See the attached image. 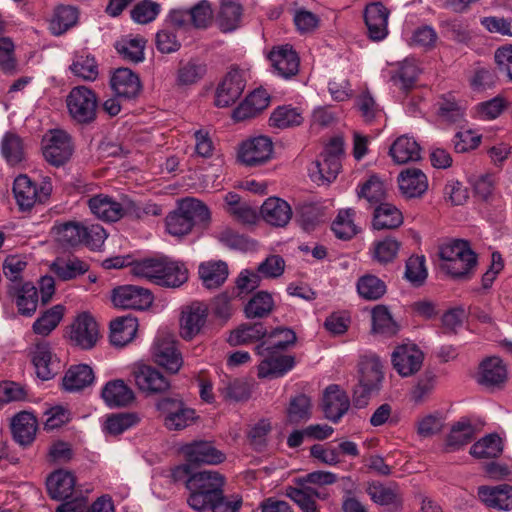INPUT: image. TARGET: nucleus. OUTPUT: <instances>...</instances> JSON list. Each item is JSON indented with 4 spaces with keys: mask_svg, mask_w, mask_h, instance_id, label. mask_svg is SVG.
Segmentation results:
<instances>
[{
    "mask_svg": "<svg viewBox=\"0 0 512 512\" xmlns=\"http://www.w3.org/2000/svg\"><path fill=\"white\" fill-rule=\"evenodd\" d=\"M389 154L394 162L405 164L419 160L421 158V148L413 138L403 135L398 137L391 145Z\"/></svg>",
    "mask_w": 512,
    "mask_h": 512,
    "instance_id": "nucleus-41",
    "label": "nucleus"
},
{
    "mask_svg": "<svg viewBox=\"0 0 512 512\" xmlns=\"http://www.w3.org/2000/svg\"><path fill=\"white\" fill-rule=\"evenodd\" d=\"M66 103L70 116L77 123L89 124L96 119L98 99L96 94L86 86L72 88Z\"/></svg>",
    "mask_w": 512,
    "mask_h": 512,
    "instance_id": "nucleus-7",
    "label": "nucleus"
},
{
    "mask_svg": "<svg viewBox=\"0 0 512 512\" xmlns=\"http://www.w3.org/2000/svg\"><path fill=\"white\" fill-rule=\"evenodd\" d=\"M273 143L266 136H259L243 142L238 151V160L247 167L265 164L271 159Z\"/></svg>",
    "mask_w": 512,
    "mask_h": 512,
    "instance_id": "nucleus-13",
    "label": "nucleus"
},
{
    "mask_svg": "<svg viewBox=\"0 0 512 512\" xmlns=\"http://www.w3.org/2000/svg\"><path fill=\"white\" fill-rule=\"evenodd\" d=\"M366 491L373 502L386 506L391 511L398 510L402 506L401 494L397 487L386 486L379 482H373L368 485Z\"/></svg>",
    "mask_w": 512,
    "mask_h": 512,
    "instance_id": "nucleus-38",
    "label": "nucleus"
},
{
    "mask_svg": "<svg viewBox=\"0 0 512 512\" xmlns=\"http://www.w3.org/2000/svg\"><path fill=\"white\" fill-rule=\"evenodd\" d=\"M507 377V370L502 360L498 357H490L480 365L478 382L486 387H498Z\"/></svg>",
    "mask_w": 512,
    "mask_h": 512,
    "instance_id": "nucleus-36",
    "label": "nucleus"
},
{
    "mask_svg": "<svg viewBox=\"0 0 512 512\" xmlns=\"http://www.w3.org/2000/svg\"><path fill=\"white\" fill-rule=\"evenodd\" d=\"M153 296L148 289L136 286H120L113 290L112 302L123 309L143 310L152 304Z\"/></svg>",
    "mask_w": 512,
    "mask_h": 512,
    "instance_id": "nucleus-16",
    "label": "nucleus"
},
{
    "mask_svg": "<svg viewBox=\"0 0 512 512\" xmlns=\"http://www.w3.org/2000/svg\"><path fill=\"white\" fill-rule=\"evenodd\" d=\"M132 376L138 389L148 395L162 394L170 389V381L158 369L150 365H137Z\"/></svg>",
    "mask_w": 512,
    "mask_h": 512,
    "instance_id": "nucleus-14",
    "label": "nucleus"
},
{
    "mask_svg": "<svg viewBox=\"0 0 512 512\" xmlns=\"http://www.w3.org/2000/svg\"><path fill=\"white\" fill-rule=\"evenodd\" d=\"M211 219L208 207L195 198H185L179 201L177 208L166 217V229L175 237H183L194 228L205 229Z\"/></svg>",
    "mask_w": 512,
    "mask_h": 512,
    "instance_id": "nucleus-1",
    "label": "nucleus"
},
{
    "mask_svg": "<svg viewBox=\"0 0 512 512\" xmlns=\"http://www.w3.org/2000/svg\"><path fill=\"white\" fill-rule=\"evenodd\" d=\"M242 16V7L234 1H223L220 6L218 21L225 32L236 29Z\"/></svg>",
    "mask_w": 512,
    "mask_h": 512,
    "instance_id": "nucleus-58",
    "label": "nucleus"
},
{
    "mask_svg": "<svg viewBox=\"0 0 512 512\" xmlns=\"http://www.w3.org/2000/svg\"><path fill=\"white\" fill-rule=\"evenodd\" d=\"M245 84L244 73L241 70H230L217 88L215 105L224 108L234 104L242 95Z\"/></svg>",
    "mask_w": 512,
    "mask_h": 512,
    "instance_id": "nucleus-19",
    "label": "nucleus"
},
{
    "mask_svg": "<svg viewBox=\"0 0 512 512\" xmlns=\"http://www.w3.org/2000/svg\"><path fill=\"white\" fill-rule=\"evenodd\" d=\"M267 334V329L260 322L242 324L231 332L228 342L233 346L248 344L264 338Z\"/></svg>",
    "mask_w": 512,
    "mask_h": 512,
    "instance_id": "nucleus-47",
    "label": "nucleus"
},
{
    "mask_svg": "<svg viewBox=\"0 0 512 512\" xmlns=\"http://www.w3.org/2000/svg\"><path fill=\"white\" fill-rule=\"evenodd\" d=\"M206 74V65L196 59L180 61L176 73L178 86H191L199 82Z\"/></svg>",
    "mask_w": 512,
    "mask_h": 512,
    "instance_id": "nucleus-46",
    "label": "nucleus"
},
{
    "mask_svg": "<svg viewBox=\"0 0 512 512\" xmlns=\"http://www.w3.org/2000/svg\"><path fill=\"white\" fill-rule=\"evenodd\" d=\"M199 276L206 288H218L227 279L229 271L226 262L207 261L199 266Z\"/></svg>",
    "mask_w": 512,
    "mask_h": 512,
    "instance_id": "nucleus-42",
    "label": "nucleus"
},
{
    "mask_svg": "<svg viewBox=\"0 0 512 512\" xmlns=\"http://www.w3.org/2000/svg\"><path fill=\"white\" fill-rule=\"evenodd\" d=\"M311 417V402L309 397L299 394L290 400L287 409L288 421L292 424H299Z\"/></svg>",
    "mask_w": 512,
    "mask_h": 512,
    "instance_id": "nucleus-61",
    "label": "nucleus"
},
{
    "mask_svg": "<svg viewBox=\"0 0 512 512\" xmlns=\"http://www.w3.org/2000/svg\"><path fill=\"white\" fill-rule=\"evenodd\" d=\"M418 69L412 62L404 61L391 72L390 80L402 90H409L416 82Z\"/></svg>",
    "mask_w": 512,
    "mask_h": 512,
    "instance_id": "nucleus-63",
    "label": "nucleus"
},
{
    "mask_svg": "<svg viewBox=\"0 0 512 512\" xmlns=\"http://www.w3.org/2000/svg\"><path fill=\"white\" fill-rule=\"evenodd\" d=\"M359 199H365L369 205L377 206L386 198V187L377 176H371L357 191Z\"/></svg>",
    "mask_w": 512,
    "mask_h": 512,
    "instance_id": "nucleus-54",
    "label": "nucleus"
},
{
    "mask_svg": "<svg viewBox=\"0 0 512 512\" xmlns=\"http://www.w3.org/2000/svg\"><path fill=\"white\" fill-rule=\"evenodd\" d=\"M423 360V352L414 344L398 346L391 356L394 369L402 377H410L418 372Z\"/></svg>",
    "mask_w": 512,
    "mask_h": 512,
    "instance_id": "nucleus-17",
    "label": "nucleus"
},
{
    "mask_svg": "<svg viewBox=\"0 0 512 512\" xmlns=\"http://www.w3.org/2000/svg\"><path fill=\"white\" fill-rule=\"evenodd\" d=\"M50 191V187L46 186L38 190L27 175H19L13 184L14 196L21 210H30L36 202L45 201L50 195Z\"/></svg>",
    "mask_w": 512,
    "mask_h": 512,
    "instance_id": "nucleus-18",
    "label": "nucleus"
},
{
    "mask_svg": "<svg viewBox=\"0 0 512 512\" xmlns=\"http://www.w3.org/2000/svg\"><path fill=\"white\" fill-rule=\"evenodd\" d=\"M1 154L10 166H16L25 160V146L22 138L13 132L4 134L1 140Z\"/></svg>",
    "mask_w": 512,
    "mask_h": 512,
    "instance_id": "nucleus-43",
    "label": "nucleus"
},
{
    "mask_svg": "<svg viewBox=\"0 0 512 512\" xmlns=\"http://www.w3.org/2000/svg\"><path fill=\"white\" fill-rule=\"evenodd\" d=\"M6 295L15 303L21 316L31 317L35 314L39 296L38 290L32 282L26 281L17 286L16 284H7Z\"/></svg>",
    "mask_w": 512,
    "mask_h": 512,
    "instance_id": "nucleus-15",
    "label": "nucleus"
},
{
    "mask_svg": "<svg viewBox=\"0 0 512 512\" xmlns=\"http://www.w3.org/2000/svg\"><path fill=\"white\" fill-rule=\"evenodd\" d=\"M151 357L170 374H177L184 363L177 348V341L174 335L169 333H160L156 336L151 346Z\"/></svg>",
    "mask_w": 512,
    "mask_h": 512,
    "instance_id": "nucleus-8",
    "label": "nucleus"
},
{
    "mask_svg": "<svg viewBox=\"0 0 512 512\" xmlns=\"http://www.w3.org/2000/svg\"><path fill=\"white\" fill-rule=\"evenodd\" d=\"M264 359L258 365L259 378H275L283 376L287 371L293 368L294 357L283 355L277 351L267 350L265 353H258Z\"/></svg>",
    "mask_w": 512,
    "mask_h": 512,
    "instance_id": "nucleus-23",
    "label": "nucleus"
},
{
    "mask_svg": "<svg viewBox=\"0 0 512 512\" xmlns=\"http://www.w3.org/2000/svg\"><path fill=\"white\" fill-rule=\"evenodd\" d=\"M84 224L78 221H56L51 235L57 245L65 250L76 248L83 243Z\"/></svg>",
    "mask_w": 512,
    "mask_h": 512,
    "instance_id": "nucleus-24",
    "label": "nucleus"
},
{
    "mask_svg": "<svg viewBox=\"0 0 512 512\" xmlns=\"http://www.w3.org/2000/svg\"><path fill=\"white\" fill-rule=\"evenodd\" d=\"M502 440L496 434H490L470 448V454L476 458H496L502 453Z\"/></svg>",
    "mask_w": 512,
    "mask_h": 512,
    "instance_id": "nucleus-56",
    "label": "nucleus"
},
{
    "mask_svg": "<svg viewBox=\"0 0 512 512\" xmlns=\"http://www.w3.org/2000/svg\"><path fill=\"white\" fill-rule=\"evenodd\" d=\"M440 269L456 280H468L477 266V255L466 240L455 239L439 248Z\"/></svg>",
    "mask_w": 512,
    "mask_h": 512,
    "instance_id": "nucleus-2",
    "label": "nucleus"
},
{
    "mask_svg": "<svg viewBox=\"0 0 512 512\" xmlns=\"http://www.w3.org/2000/svg\"><path fill=\"white\" fill-rule=\"evenodd\" d=\"M162 256L146 258L134 261L131 264V273L139 278H143L156 284V277L160 273Z\"/></svg>",
    "mask_w": 512,
    "mask_h": 512,
    "instance_id": "nucleus-62",
    "label": "nucleus"
},
{
    "mask_svg": "<svg viewBox=\"0 0 512 512\" xmlns=\"http://www.w3.org/2000/svg\"><path fill=\"white\" fill-rule=\"evenodd\" d=\"M267 336V339L256 347L257 353H265L267 350L282 353L293 346L297 340L292 329L283 327L274 329Z\"/></svg>",
    "mask_w": 512,
    "mask_h": 512,
    "instance_id": "nucleus-39",
    "label": "nucleus"
},
{
    "mask_svg": "<svg viewBox=\"0 0 512 512\" xmlns=\"http://www.w3.org/2000/svg\"><path fill=\"white\" fill-rule=\"evenodd\" d=\"M181 450L188 464L177 467L173 471L172 476L175 481L182 480V475L190 474L191 464L217 465L225 460V454L218 450L210 441H193L184 445Z\"/></svg>",
    "mask_w": 512,
    "mask_h": 512,
    "instance_id": "nucleus-6",
    "label": "nucleus"
},
{
    "mask_svg": "<svg viewBox=\"0 0 512 512\" xmlns=\"http://www.w3.org/2000/svg\"><path fill=\"white\" fill-rule=\"evenodd\" d=\"M156 408L164 416V425L169 430H182L196 420L195 410L187 407L179 398H162Z\"/></svg>",
    "mask_w": 512,
    "mask_h": 512,
    "instance_id": "nucleus-10",
    "label": "nucleus"
},
{
    "mask_svg": "<svg viewBox=\"0 0 512 512\" xmlns=\"http://www.w3.org/2000/svg\"><path fill=\"white\" fill-rule=\"evenodd\" d=\"M208 317V307L202 302H193L182 310L180 318L181 336L191 340L200 333Z\"/></svg>",
    "mask_w": 512,
    "mask_h": 512,
    "instance_id": "nucleus-20",
    "label": "nucleus"
},
{
    "mask_svg": "<svg viewBox=\"0 0 512 512\" xmlns=\"http://www.w3.org/2000/svg\"><path fill=\"white\" fill-rule=\"evenodd\" d=\"M11 428L14 439L21 445H28L35 438L37 420L32 413L20 412L13 418Z\"/></svg>",
    "mask_w": 512,
    "mask_h": 512,
    "instance_id": "nucleus-40",
    "label": "nucleus"
},
{
    "mask_svg": "<svg viewBox=\"0 0 512 512\" xmlns=\"http://www.w3.org/2000/svg\"><path fill=\"white\" fill-rule=\"evenodd\" d=\"M64 316V307L62 305H55L46 310L36 321L33 323V332L37 335L48 336L61 322Z\"/></svg>",
    "mask_w": 512,
    "mask_h": 512,
    "instance_id": "nucleus-52",
    "label": "nucleus"
},
{
    "mask_svg": "<svg viewBox=\"0 0 512 512\" xmlns=\"http://www.w3.org/2000/svg\"><path fill=\"white\" fill-rule=\"evenodd\" d=\"M262 218L270 225L284 227L290 221L292 210L289 204L276 197L268 198L261 206Z\"/></svg>",
    "mask_w": 512,
    "mask_h": 512,
    "instance_id": "nucleus-32",
    "label": "nucleus"
},
{
    "mask_svg": "<svg viewBox=\"0 0 512 512\" xmlns=\"http://www.w3.org/2000/svg\"><path fill=\"white\" fill-rule=\"evenodd\" d=\"M88 206L95 216L108 222L118 221L135 208L134 202L129 199H123L122 202H117L103 194L90 198L88 200Z\"/></svg>",
    "mask_w": 512,
    "mask_h": 512,
    "instance_id": "nucleus-12",
    "label": "nucleus"
},
{
    "mask_svg": "<svg viewBox=\"0 0 512 512\" xmlns=\"http://www.w3.org/2000/svg\"><path fill=\"white\" fill-rule=\"evenodd\" d=\"M475 429L469 421H459L451 428L446 438V446L450 451H456L474 439Z\"/></svg>",
    "mask_w": 512,
    "mask_h": 512,
    "instance_id": "nucleus-51",
    "label": "nucleus"
},
{
    "mask_svg": "<svg viewBox=\"0 0 512 512\" xmlns=\"http://www.w3.org/2000/svg\"><path fill=\"white\" fill-rule=\"evenodd\" d=\"M349 406L348 395L338 385H330L326 388L322 408L327 419L337 422L348 411Z\"/></svg>",
    "mask_w": 512,
    "mask_h": 512,
    "instance_id": "nucleus-26",
    "label": "nucleus"
},
{
    "mask_svg": "<svg viewBox=\"0 0 512 512\" xmlns=\"http://www.w3.org/2000/svg\"><path fill=\"white\" fill-rule=\"evenodd\" d=\"M302 122V113L297 108L285 105L277 107L269 118V125L278 129L299 126Z\"/></svg>",
    "mask_w": 512,
    "mask_h": 512,
    "instance_id": "nucleus-50",
    "label": "nucleus"
},
{
    "mask_svg": "<svg viewBox=\"0 0 512 512\" xmlns=\"http://www.w3.org/2000/svg\"><path fill=\"white\" fill-rule=\"evenodd\" d=\"M363 16L369 38L383 40L388 34V9L381 2H373L366 5Z\"/></svg>",
    "mask_w": 512,
    "mask_h": 512,
    "instance_id": "nucleus-21",
    "label": "nucleus"
},
{
    "mask_svg": "<svg viewBox=\"0 0 512 512\" xmlns=\"http://www.w3.org/2000/svg\"><path fill=\"white\" fill-rule=\"evenodd\" d=\"M42 144L46 161L57 167L65 164L73 152L71 138L63 130L50 131L43 137Z\"/></svg>",
    "mask_w": 512,
    "mask_h": 512,
    "instance_id": "nucleus-11",
    "label": "nucleus"
},
{
    "mask_svg": "<svg viewBox=\"0 0 512 512\" xmlns=\"http://www.w3.org/2000/svg\"><path fill=\"white\" fill-rule=\"evenodd\" d=\"M110 83L117 97L124 99L136 98L142 89L139 76L129 68L116 69Z\"/></svg>",
    "mask_w": 512,
    "mask_h": 512,
    "instance_id": "nucleus-25",
    "label": "nucleus"
},
{
    "mask_svg": "<svg viewBox=\"0 0 512 512\" xmlns=\"http://www.w3.org/2000/svg\"><path fill=\"white\" fill-rule=\"evenodd\" d=\"M93 380L92 368L86 364H79L68 369L63 378V387L67 391H78L89 386Z\"/></svg>",
    "mask_w": 512,
    "mask_h": 512,
    "instance_id": "nucleus-45",
    "label": "nucleus"
},
{
    "mask_svg": "<svg viewBox=\"0 0 512 512\" xmlns=\"http://www.w3.org/2000/svg\"><path fill=\"white\" fill-rule=\"evenodd\" d=\"M398 184L401 193L406 198H420L428 190V178L418 168H407L398 175Z\"/></svg>",
    "mask_w": 512,
    "mask_h": 512,
    "instance_id": "nucleus-27",
    "label": "nucleus"
},
{
    "mask_svg": "<svg viewBox=\"0 0 512 512\" xmlns=\"http://www.w3.org/2000/svg\"><path fill=\"white\" fill-rule=\"evenodd\" d=\"M402 222V213L394 205L383 202L376 206L372 222L374 229H394Z\"/></svg>",
    "mask_w": 512,
    "mask_h": 512,
    "instance_id": "nucleus-44",
    "label": "nucleus"
},
{
    "mask_svg": "<svg viewBox=\"0 0 512 512\" xmlns=\"http://www.w3.org/2000/svg\"><path fill=\"white\" fill-rule=\"evenodd\" d=\"M146 41L141 37L122 38L115 43V49L126 61L139 63L144 60Z\"/></svg>",
    "mask_w": 512,
    "mask_h": 512,
    "instance_id": "nucleus-55",
    "label": "nucleus"
},
{
    "mask_svg": "<svg viewBox=\"0 0 512 512\" xmlns=\"http://www.w3.org/2000/svg\"><path fill=\"white\" fill-rule=\"evenodd\" d=\"M88 269L89 265L78 258L68 259L67 261L57 259L52 264L53 272L63 281L74 279L86 273Z\"/></svg>",
    "mask_w": 512,
    "mask_h": 512,
    "instance_id": "nucleus-57",
    "label": "nucleus"
},
{
    "mask_svg": "<svg viewBox=\"0 0 512 512\" xmlns=\"http://www.w3.org/2000/svg\"><path fill=\"white\" fill-rule=\"evenodd\" d=\"M340 170V159L321 153L320 159L316 160L314 167L310 169V177L318 185L328 184L336 179Z\"/></svg>",
    "mask_w": 512,
    "mask_h": 512,
    "instance_id": "nucleus-37",
    "label": "nucleus"
},
{
    "mask_svg": "<svg viewBox=\"0 0 512 512\" xmlns=\"http://www.w3.org/2000/svg\"><path fill=\"white\" fill-rule=\"evenodd\" d=\"M64 336L74 346L92 349L99 339L98 324L89 313L82 312L66 327Z\"/></svg>",
    "mask_w": 512,
    "mask_h": 512,
    "instance_id": "nucleus-9",
    "label": "nucleus"
},
{
    "mask_svg": "<svg viewBox=\"0 0 512 512\" xmlns=\"http://www.w3.org/2000/svg\"><path fill=\"white\" fill-rule=\"evenodd\" d=\"M285 495L295 502L302 512H319L316 499L326 500L328 493L312 486H288Z\"/></svg>",
    "mask_w": 512,
    "mask_h": 512,
    "instance_id": "nucleus-29",
    "label": "nucleus"
},
{
    "mask_svg": "<svg viewBox=\"0 0 512 512\" xmlns=\"http://www.w3.org/2000/svg\"><path fill=\"white\" fill-rule=\"evenodd\" d=\"M357 290L367 300H378L386 292L385 283L374 275H364L357 282Z\"/></svg>",
    "mask_w": 512,
    "mask_h": 512,
    "instance_id": "nucleus-60",
    "label": "nucleus"
},
{
    "mask_svg": "<svg viewBox=\"0 0 512 512\" xmlns=\"http://www.w3.org/2000/svg\"><path fill=\"white\" fill-rule=\"evenodd\" d=\"M186 475H182V479ZM186 488L190 491L188 505L196 511L207 510L208 504L220 499V493L225 485V477L217 471L203 470L187 475Z\"/></svg>",
    "mask_w": 512,
    "mask_h": 512,
    "instance_id": "nucleus-3",
    "label": "nucleus"
},
{
    "mask_svg": "<svg viewBox=\"0 0 512 512\" xmlns=\"http://www.w3.org/2000/svg\"><path fill=\"white\" fill-rule=\"evenodd\" d=\"M155 46L160 53L171 54L181 48V42L177 32L163 24V28L156 33Z\"/></svg>",
    "mask_w": 512,
    "mask_h": 512,
    "instance_id": "nucleus-64",
    "label": "nucleus"
},
{
    "mask_svg": "<svg viewBox=\"0 0 512 512\" xmlns=\"http://www.w3.org/2000/svg\"><path fill=\"white\" fill-rule=\"evenodd\" d=\"M102 398L109 407H125L135 398L132 389L121 379L111 380L102 389Z\"/></svg>",
    "mask_w": 512,
    "mask_h": 512,
    "instance_id": "nucleus-34",
    "label": "nucleus"
},
{
    "mask_svg": "<svg viewBox=\"0 0 512 512\" xmlns=\"http://www.w3.org/2000/svg\"><path fill=\"white\" fill-rule=\"evenodd\" d=\"M355 211L351 208L339 211L332 223V230L339 239L348 240L358 233L354 223Z\"/></svg>",
    "mask_w": 512,
    "mask_h": 512,
    "instance_id": "nucleus-59",
    "label": "nucleus"
},
{
    "mask_svg": "<svg viewBox=\"0 0 512 512\" xmlns=\"http://www.w3.org/2000/svg\"><path fill=\"white\" fill-rule=\"evenodd\" d=\"M78 20V11L75 7L60 5L50 21V30L54 35H61L73 27Z\"/></svg>",
    "mask_w": 512,
    "mask_h": 512,
    "instance_id": "nucleus-49",
    "label": "nucleus"
},
{
    "mask_svg": "<svg viewBox=\"0 0 512 512\" xmlns=\"http://www.w3.org/2000/svg\"><path fill=\"white\" fill-rule=\"evenodd\" d=\"M137 319L130 314L118 317L110 323V341L114 346L128 344L137 332Z\"/></svg>",
    "mask_w": 512,
    "mask_h": 512,
    "instance_id": "nucleus-35",
    "label": "nucleus"
},
{
    "mask_svg": "<svg viewBox=\"0 0 512 512\" xmlns=\"http://www.w3.org/2000/svg\"><path fill=\"white\" fill-rule=\"evenodd\" d=\"M399 328L385 306L378 305L372 310V331L386 337L394 336Z\"/></svg>",
    "mask_w": 512,
    "mask_h": 512,
    "instance_id": "nucleus-53",
    "label": "nucleus"
},
{
    "mask_svg": "<svg viewBox=\"0 0 512 512\" xmlns=\"http://www.w3.org/2000/svg\"><path fill=\"white\" fill-rule=\"evenodd\" d=\"M274 308L272 295L265 291L257 292L245 305L244 314L248 319L264 318Z\"/></svg>",
    "mask_w": 512,
    "mask_h": 512,
    "instance_id": "nucleus-48",
    "label": "nucleus"
},
{
    "mask_svg": "<svg viewBox=\"0 0 512 512\" xmlns=\"http://www.w3.org/2000/svg\"><path fill=\"white\" fill-rule=\"evenodd\" d=\"M359 380L353 390V404L364 408L369 400L378 395L384 380V364L381 358L372 352L360 357L358 363Z\"/></svg>",
    "mask_w": 512,
    "mask_h": 512,
    "instance_id": "nucleus-4",
    "label": "nucleus"
},
{
    "mask_svg": "<svg viewBox=\"0 0 512 512\" xmlns=\"http://www.w3.org/2000/svg\"><path fill=\"white\" fill-rule=\"evenodd\" d=\"M160 273L156 277V284L164 287L177 288L188 280V269L182 262L162 256Z\"/></svg>",
    "mask_w": 512,
    "mask_h": 512,
    "instance_id": "nucleus-28",
    "label": "nucleus"
},
{
    "mask_svg": "<svg viewBox=\"0 0 512 512\" xmlns=\"http://www.w3.org/2000/svg\"><path fill=\"white\" fill-rule=\"evenodd\" d=\"M212 16L209 2L202 0L190 9H171L164 20V24L176 32H186L190 27L206 28L211 23Z\"/></svg>",
    "mask_w": 512,
    "mask_h": 512,
    "instance_id": "nucleus-5",
    "label": "nucleus"
},
{
    "mask_svg": "<svg viewBox=\"0 0 512 512\" xmlns=\"http://www.w3.org/2000/svg\"><path fill=\"white\" fill-rule=\"evenodd\" d=\"M269 59L277 73L284 78H290L298 73L299 57L287 45L277 50H272L269 54Z\"/></svg>",
    "mask_w": 512,
    "mask_h": 512,
    "instance_id": "nucleus-33",
    "label": "nucleus"
},
{
    "mask_svg": "<svg viewBox=\"0 0 512 512\" xmlns=\"http://www.w3.org/2000/svg\"><path fill=\"white\" fill-rule=\"evenodd\" d=\"M478 496L490 508L505 511L512 508V486L508 484L481 486L478 488Z\"/></svg>",
    "mask_w": 512,
    "mask_h": 512,
    "instance_id": "nucleus-30",
    "label": "nucleus"
},
{
    "mask_svg": "<svg viewBox=\"0 0 512 512\" xmlns=\"http://www.w3.org/2000/svg\"><path fill=\"white\" fill-rule=\"evenodd\" d=\"M32 354V362L40 379L49 380L59 373L61 363L52 353L48 342H38Z\"/></svg>",
    "mask_w": 512,
    "mask_h": 512,
    "instance_id": "nucleus-22",
    "label": "nucleus"
},
{
    "mask_svg": "<svg viewBox=\"0 0 512 512\" xmlns=\"http://www.w3.org/2000/svg\"><path fill=\"white\" fill-rule=\"evenodd\" d=\"M75 484L74 475L63 469L51 473L46 481L49 496L58 501L69 498L73 493Z\"/></svg>",
    "mask_w": 512,
    "mask_h": 512,
    "instance_id": "nucleus-31",
    "label": "nucleus"
}]
</instances>
